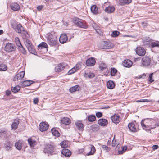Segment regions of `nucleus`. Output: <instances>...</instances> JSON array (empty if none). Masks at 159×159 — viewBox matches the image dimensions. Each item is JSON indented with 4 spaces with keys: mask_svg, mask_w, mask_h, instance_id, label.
Listing matches in <instances>:
<instances>
[{
    "mask_svg": "<svg viewBox=\"0 0 159 159\" xmlns=\"http://www.w3.org/2000/svg\"><path fill=\"white\" fill-rule=\"evenodd\" d=\"M38 47L39 49H42L44 48H47L48 46L46 43L42 42L38 46Z\"/></svg>",
    "mask_w": 159,
    "mask_h": 159,
    "instance_id": "obj_33",
    "label": "nucleus"
},
{
    "mask_svg": "<svg viewBox=\"0 0 159 159\" xmlns=\"http://www.w3.org/2000/svg\"><path fill=\"white\" fill-rule=\"evenodd\" d=\"M46 39L47 43L51 46H55L57 43V35L54 32H51L47 34Z\"/></svg>",
    "mask_w": 159,
    "mask_h": 159,
    "instance_id": "obj_1",
    "label": "nucleus"
},
{
    "mask_svg": "<svg viewBox=\"0 0 159 159\" xmlns=\"http://www.w3.org/2000/svg\"><path fill=\"white\" fill-rule=\"evenodd\" d=\"M91 148L90 151L86 154L87 156L93 155L95 152L96 149L94 146L93 145H91Z\"/></svg>",
    "mask_w": 159,
    "mask_h": 159,
    "instance_id": "obj_32",
    "label": "nucleus"
},
{
    "mask_svg": "<svg viewBox=\"0 0 159 159\" xmlns=\"http://www.w3.org/2000/svg\"><path fill=\"white\" fill-rule=\"evenodd\" d=\"M5 51L8 52L15 51L16 50V47L15 45L11 43H7L4 48Z\"/></svg>",
    "mask_w": 159,
    "mask_h": 159,
    "instance_id": "obj_4",
    "label": "nucleus"
},
{
    "mask_svg": "<svg viewBox=\"0 0 159 159\" xmlns=\"http://www.w3.org/2000/svg\"><path fill=\"white\" fill-rule=\"evenodd\" d=\"M107 86L108 88L111 89L115 87V84L113 81H109L107 83Z\"/></svg>",
    "mask_w": 159,
    "mask_h": 159,
    "instance_id": "obj_29",
    "label": "nucleus"
},
{
    "mask_svg": "<svg viewBox=\"0 0 159 159\" xmlns=\"http://www.w3.org/2000/svg\"><path fill=\"white\" fill-rule=\"evenodd\" d=\"M102 148L103 149L106 151H107L109 149V147L105 145H102Z\"/></svg>",
    "mask_w": 159,
    "mask_h": 159,
    "instance_id": "obj_56",
    "label": "nucleus"
},
{
    "mask_svg": "<svg viewBox=\"0 0 159 159\" xmlns=\"http://www.w3.org/2000/svg\"><path fill=\"white\" fill-rule=\"evenodd\" d=\"M18 49L20 52L24 55H25L27 53V52L24 48L21 45V46L18 47Z\"/></svg>",
    "mask_w": 159,
    "mask_h": 159,
    "instance_id": "obj_37",
    "label": "nucleus"
},
{
    "mask_svg": "<svg viewBox=\"0 0 159 159\" xmlns=\"http://www.w3.org/2000/svg\"><path fill=\"white\" fill-rule=\"evenodd\" d=\"M28 143L31 147H34L36 144V141L32 139L29 138L28 140Z\"/></svg>",
    "mask_w": 159,
    "mask_h": 159,
    "instance_id": "obj_27",
    "label": "nucleus"
},
{
    "mask_svg": "<svg viewBox=\"0 0 159 159\" xmlns=\"http://www.w3.org/2000/svg\"><path fill=\"white\" fill-rule=\"evenodd\" d=\"M102 48L103 49H109L112 47L111 43L109 42H104L102 43Z\"/></svg>",
    "mask_w": 159,
    "mask_h": 159,
    "instance_id": "obj_14",
    "label": "nucleus"
},
{
    "mask_svg": "<svg viewBox=\"0 0 159 159\" xmlns=\"http://www.w3.org/2000/svg\"><path fill=\"white\" fill-rule=\"evenodd\" d=\"M11 94V92L9 90H7L6 91V94L7 96H9Z\"/></svg>",
    "mask_w": 159,
    "mask_h": 159,
    "instance_id": "obj_62",
    "label": "nucleus"
},
{
    "mask_svg": "<svg viewBox=\"0 0 159 159\" xmlns=\"http://www.w3.org/2000/svg\"><path fill=\"white\" fill-rule=\"evenodd\" d=\"M115 143L116 141H114V140H113L112 142V146L113 147H115L116 146V143Z\"/></svg>",
    "mask_w": 159,
    "mask_h": 159,
    "instance_id": "obj_63",
    "label": "nucleus"
},
{
    "mask_svg": "<svg viewBox=\"0 0 159 159\" xmlns=\"http://www.w3.org/2000/svg\"><path fill=\"white\" fill-rule=\"evenodd\" d=\"M61 153L66 157H70L71 154V152L68 149H63L61 151Z\"/></svg>",
    "mask_w": 159,
    "mask_h": 159,
    "instance_id": "obj_22",
    "label": "nucleus"
},
{
    "mask_svg": "<svg viewBox=\"0 0 159 159\" xmlns=\"http://www.w3.org/2000/svg\"><path fill=\"white\" fill-rule=\"evenodd\" d=\"M117 72V70L114 68H111V75L112 76H115Z\"/></svg>",
    "mask_w": 159,
    "mask_h": 159,
    "instance_id": "obj_45",
    "label": "nucleus"
},
{
    "mask_svg": "<svg viewBox=\"0 0 159 159\" xmlns=\"http://www.w3.org/2000/svg\"><path fill=\"white\" fill-rule=\"evenodd\" d=\"M151 62V58L148 56H144L142 59V63L144 66H149Z\"/></svg>",
    "mask_w": 159,
    "mask_h": 159,
    "instance_id": "obj_6",
    "label": "nucleus"
},
{
    "mask_svg": "<svg viewBox=\"0 0 159 159\" xmlns=\"http://www.w3.org/2000/svg\"><path fill=\"white\" fill-rule=\"evenodd\" d=\"M96 63V61L94 58L91 57L88 59L86 61V65L89 66H93Z\"/></svg>",
    "mask_w": 159,
    "mask_h": 159,
    "instance_id": "obj_8",
    "label": "nucleus"
},
{
    "mask_svg": "<svg viewBox=\"0 0 159 159\" xmlns=\"http://www.w3.org/2000/svg\"><path fill=\"white\" fill-rule=\"evenodd\" d=\"M75 125H76L78 129L80 130H82L84 129V125L80 121H78L75 123Z\"/></svg>",
    "mask_w": 159,
    "mask_h": 159,
    "instance_id": "obj_19",
    "label": "nucleus"
},
{
    "mask_svg": "<svg viewBox=\"0 0 159 159\" xmlns=\"http://www.w3.org/2000/svg\"><path fill=\"white\" fill-rule=\"evenodd\" d=\"M61 123L66 125H69L70 123V120L69 118L67 117H64L61 119Z\"/></svg>",
    "mask_w": 159,
    "mask_h": 159,
    "instance_id": "obj_23",
    "label": "nucleus"
},
{
    "mask_svg": "<svg viewBox=\"0 0 159 159\" xmlns=\"http://www.w3.org/2000/svg\"><path fill=\"white\" fill-rule=\"evenodd\" d=\"M112 121L116 124L118 123L120 121V119L119 115H114L111 117Z\"/></svg>",
    "mask_w": 159,
    "mask_h": 159,
    "instance_id": "obj_15",
    "label": "nucleus"
},
{
    "mask_svg": "<svg viewBox=\"0 0 159 159\" xmlns=\"http://www.w3.org/2000/svg\"><path fill=\"white\" fill-rule=\"evenodd\" d=\"M153 73H151L149 76V82H150L151 83L153 82L154 80L152 79V77L153 75Z\"/></svg>",
    "mask_w": 159,
    "mask_h": 159,
    "instance_id": "obj_52",
    "label": "nucleus"
},
{
    "mask_svg": "<svg viewBox=\"0 0 159 159\" xmlns=\"http://www.w3.org/2000/svg\"><path fill=\"white\" fill-rule=\"evenodd\" d=\"M43 8V6H39L37 7V9L39 11L41 10Z\"/></svg>",
    "mask_w": 159,
    "mask_h": 159,
    "instance_id": "obj_60",
    "label": "nucleus"
},
{
    "mask_svg": "<svg viewBox=\"0 0 159 159\" xmlns=\"http://www.w3.org/2000/svg\"><path fill=\"white\" fill-rule=\"evenodd\" d=\"M15 41L16 43L17 46H18V47H20V46H21V45H22V44L20 41L19 38L16 37L15 39Z\"/></svg>",
    "mask_w": 159,
    "mask_h": 159,
    "instance_id": "obj_46",
    "label": "nucleus"
},
{
    "mask_svg": "<svg viewBox=\"0 0 159 159\" xmlns=\"http://www.w3.org/2000/svg\"><path fill=\"white\" fill-rule=\"evenodd\" d=\"M20 89V86L17 85L16 87L11 88L12 91L14 93H16L19 91Z\"/></svg>",
    "mask_w": 159,
    "mask_h": 159,
    "instance_id": "obj_43",
    "label": "nucleus"
},
{
    "mask_svg": "<svg viewBox=\"0 0 159 159\" xmlns=\"http://www.w3.org/2000/svg\"><path fill=\"white\" fill-rule=\"evenodd\" d=\"M151 39L149 37H145L143 40V42L144 45H147L151 44Z\"/></svg>",
    "mask_w": 159,
    "mask_h": 159,
    "instance_id": "obj_20",
    "label": "nucleus"
},
{
    "mask_svg": "<svg viewBox=\"0 0 159 159\" xmlns=\"http://www.w3.org/2000/svg\"><path fill=\"white\" fill-rule=\"evenodd\" d=\"M141 124L143 129H144L146 128H147L146 129V130L147 132L150 131V129L153 128L151 127L150 128H148V126H147L146 125H145L144 123V120H142L141 121Z\"/></svg>",
    "mask_w": 159,
    "mask_h": 159,
    "instance_id": "obj_31",
    "label": "nucleus"
},
{
    "mask_svg": "<svg viewBox=\"0 0 159 159\" xmlns=\"http://www.w3.org/2000/svg\"><path fill=\"white\" fill-rule=\"evenodd\" d=\"M150 101L148 99H140L136 101V102H149Z\"/></svg>",
    "mask_w": 159,
    "mask_h": 159,
    "instance_id": "obj_54",
    "label": "nucleus"
},
{
    "mask_svg": "<svg viewBox=\"0 0 159 159\" xmlns=\"http://www.w3.org/2000/svg\"><path fill=\"white\" fill-rule=\"evenodd\" d=\"M87 76L90 78H92L95 76L94 74L93 73L89 72L88 74H87Z\"/></svg>",
    "mask_w": 159,
    "mask_h": 159,
    "instance_id": "obj_51",
    "label": "nucleus"
},
{
    "mask_svg": "<svg viewBox=\"0 0 159 159\" xmlns=\"http://www.w3.org/2000/svg\"><path fill=\"white\" fill-rule=\"evenodd\" d=\"M49 125L45 122H43L40 124L39 129L42 132L46 131L48 129Z\"/></svg>",
    "mask_w": 159,
    "mask_h": 159,
    "instance_id": "obj_7",
    "label": "nucleus"
},
{
    "mask_svg": "<svg viewBox=\"0 0 159 159\" xmlns=\"http://www.w3.org/2000/svg\"><path fill=\"white\" fill-rule=\"evenodd\" d=\"M132 64V61L129 59L125 60L123 63V64L125 67L128 68L131 67Z\"/></svg>",
    "mask_w": 159,
    "mask_h": 159,
    "instance_id": "obj_16",
    "label": "nucleus"
},
{
    "mask_svg": "<svg viewBox=\"0 0 159 159\" xmlns=\"http://www.w3.org/2000/svg\"><path fill=\"white\" fill-rule=\"evenodd\" d=\"M61 146L62 147L64 148L65 147H66V145H64L63 143H62L61 144Z\"/></svg>",
    "mask_w": 159,
    "mask_h": 159,
    "instance_id": "obj_64",
    "label": "nucleus"
},
{
    "mask_svg": "<svg viewBox=\"0 0 159 159\" xmlns=\"http://www.w3.org/2000/svg\"><path fill=\"white\" fill-rule=\"evenodd\" d=\"M80 68V66L78 65H76L73 68H72L71 70H70V72L72 71V72H73V73L75 72L76 71L79 70Z\"/></svg>",
    "mask_w": 159,
    "mask_h": 159,
    "instance_id": "obj_42",
    "label": "nucleus"
},
{
    "mask_svg": "<svg viewBox=\"0 0 159 159\" xmlns=\"http://www.w3.org/2000/svg\"><path fill=\"white\" fill-rule=\"evenodd\" d=\"M19 123V119H15L13 120V122L11 125V129L13 130H16L18 127V125Z\"/></svg>",
    "mask_w": 159,
    "mask_h": 159,
    "instance_id": "obj_13",
    "label": "nucleus"
},
{
    "mask_svg": "<svg viewBox=\"0 0 159 159\" xmlns=\"http://www.w3.org/2000/svg\"><path fill=\"white\" fill-rule=\"evenodd\" d=\"M22 143L23 141L20 140H19L16 143L15 146L17 149L20 150L21 149Z\"/></svg>",
    "mask_w": 159,
    "mask_h": 159,
    "instance_id": "obj_25",
    "label": "nucleus"
},
{
    "mask_svg": "<svg viewBox=\"0 0 159 159\" xmlns=\"http://www.w3.org/2000/svg\"><path fill=\"white\" fill-rule=\"evenodd\" d=\"M66 65L63 63H60L57 66L55 69V71L56 72H60L62 71L65 68Z\"/></svg>",
    "mask_w": 159,
    "mask_h": 159,
    "instance_id": "obj_11",
    "label": "nucleus"
},
{
    "mask_svg": "<svg viewBox=\"0 0 159 159\" xmlns=\"http://www.w3.org/2000/svg\"><path fill=\"white\" fill-rule=\"evenodd\" d=\"M159 148V146L157 145H155L152 146V148L154 150L157 149Z\"/></svg>",
    "mask_w": 159,
    "mask_h": 159,
    "instance_id": "obj_59",
    "label": "nucleus"
},
{
    "mask_svg": "<svg viewBox=\"0 0 159 159\" xmlns=\"http://www.w3.org/2000/svg\"><path fill=\"white\" fill-rule=\"evenodd\" d=\"M98 7L96 5H93L91 7V11L93 14H96L97 13Z\"/></svg>",
    "mask_w": 159,
    "mask_h": 159,
    "instance_id": "obj_35",
    "label": "nucleus"
},
{
    "mask_svg": "<svg viewBox=\"0 0 159 159\" xmlns=\"http://www.w3.org/2000/svg\"><path fill=\"white\" fill-rule=\"evenodd\" d=\"M121 148L122 150L118 151V153L119 154H122L127 149V147L126 146H123L121 147Z\"/></svg>",
    "mask_w": 159,
    "mask_h": 159,
    "instance_id": "obj_44",
    "label": "nucleus"
},
{
    "mask_svg": "<svg viewBox=\"0 0 159 159\" xmlns=\"http://www.w3.org/2000/svg\"><path fill=\"white\" fill-rule=\"evenodd\" d=\"M88 120L89 122H93L96 120V117L94 115H90L87 117Z\"/></svg>",
    "mask_w": 159,
    "mask_h": 159,
    "instance_id": "obj_38",
    "label": "nucleus"
},
{
    "mask_svg": "<svg viewBox=\"0 0 159 159\" xmlns=\"http://www.w3.org/2000/svg\"><path fill=\"white\" fill-rule=\"evenodd\" d=\"M12 146H6L4 147L5 149L7 151H9L11 150V147Z\"/></svg>",
    "mask_w": 159,
    "mask_h": 159,
    "instance_id": "obj_58",
    "label": "nucleus"
},
{
    "mask_svg": "<svg viewBox=\"0 0 159 159\" xmlns=\"http://www.w3.org/2000/svg\"><path fill=\"white\" fill-rule=\"evenodd\" d=\"M33 83L31 80H25L23 82L22 84L24 86H28Z\"/></svg>",
    "mask_w": 159,
    "mask_h": 159,
    "instance_id": "obj_40",
    "label": "nucleus"
},
{
    "mask_svg": "<svg viewBox=\"0 0 159 159\" xmlns=\"http://www.w3.org/2000/svg\"><path fill=\"white\" fill-rule=\"evenodd\" d=\"M119 34L120 33L118 31H114L112 32L111 35L112 37H116L118 36Z\"/></svg>",
    "mask_w": 159,
    "mask_h": 159,
    "instance_id": "obj_47",
    "label": "nucleus"
},
{
    "mask_svg": "<svg viewBox=\"0 0 159 159\" xmlns=\"http://www.w3.org/2000/svg\"><path fill=\"white\" fill-rule=\"evenodd\" d=\"M107 67L106 65L104 63L102 64L100 66V70H103L104 69H105Z\"/></svg>",
    "mask_w": 159,
    "mask_h": 159,
    "instance_id": "obj_53",
    "label": "nucleus"
},
{
    "mask_svg": "<svg viewBox=\"0 0 159 159\" xmlns=\"http://www.w3.org/2000/svg\"><path fill=\"white\" fill-rule=\"evenodd\" d=\"M56 150V146L53 143L51 142L50 143H48L46 145L45 148L43 150V152L45 153L52 155L56 154L55 151Z\"/></svg>",
    "mask_w": 159,
    "mask_h": 159,
    "instance_id": "obj_2",
    "label": "nucleus"
},
{
    "mask_svg": "<svg viewBox=\"0 0 159 159\" xmlns=\"http://www.w3.org/2000/svg\"><path fill=\"white\" fill-rule=\"evenodd\" d=\"M7 69V66L3 63L0 64V71H5Z\"/></svg>",
    "mask_w": 159,
    "mask_h": 159,
    "instance_id": "obj_39",
    "label": "nucleus"
},
{
    "mask_svg": "<svg viewBox=\"0 0 159 159\" xmlns=\"http://www.w3.org/2000/svg\"><path fill=\"white\" fill-rule=\"evenodd\" d=\"M27 48L30 52L34 55H37V52L35 51L33 45L27 47Z\"/></svg>",
    "mask_w": 159,
    "mask_h": 159,
    "instance_id": "obj_21",
    "label": "nucleus"
},
{
    "mask_svg": "<svg viewBox=\"0 0 159 159\" xmlns=\"http://www.w3.org/2000/svg\"><path fill=\"white\" fill-rule=\"evenodd\" d=\"M25 45L26 47L32 45L31 42L28 39H27L25 41Z\"/></svg>",
    "mask_w": 159,
    "mask_h": 159,
    "instance_id": "obj_49",
    "label": "nucleus"
},
{
    "mask_svg": "<svg viewBox=\"0 0 159 159\" xmlns=\"http://www.w3.org/2000/svg\"><path fill=\"white\" fill-rule=\"evenodd\" d=\"M131 2V0H119V3L120 5L129 4Z\"/></svg>",
    "mask_w": 159,
    "mask_h": 159,
    "instance_id": "obj_26",
    "label": "nucleus"
},
{
    "mask_svg": "<svg viewBox=\"0 0 159 159\" xmlns=\"http://www.w3.org/2000/svg\"><path fill=\"white\" fill-rule=\"evenodd\" d=\"M12 146V144L8 140H7L5 142L4 147L6 146Z\"/></svg>",
    "mask_w": 159,
    "mask_h": 159,
    "instance_id": "obj_50",
    "label": "nucleus"
},
{
    "mask_svg": "<svg viewBox=\"0 0 159 159\" xmlns=\"http://www.w3.org/2000/svg\"><path fill=\"white\" fill-rule=\"evenodd\" d=\"M128 127L131 132H135L136 130L135 125L133 123H129L128 125Z\"/></svg>",
    "mask_w": 159,
    "mask_h": 159,
    "instance_id": "obj_24",
    "label": "nucleus"
},
{
    "mask_svg": "<svg viewBox=\"0 0 159 159\" xmlns=\"http://www.w3.org/2000/svg\"><path fill=\"white\" fill-rule=\"evenodd\" d=\"M99 129V126L98 125H93L91 126V129L93 132H96Z\"/></svg>",
    "mask_w": 159,
    "mask_h": 159,
    "instance_id": "obj_34",
    "label": "nucleus"
},
{
    "mask_svg": "<svg viewBox=\"0 0 159 159\" xmlns=\"http://www.w3.org/2000/svg\"><path fill=\"white\" fill-rule=\"evenodd\" d=\"M67 39V36L66 34H62L59 38V41L61 43L63 44L66 42Z\"/></svg>",
    "mask_w": 159,
    "mask_h": 159,
    "instance_id": "obj_12",
    "label": "nucleus"
},
{
    "mask_svg": "<svg viewBox=\"0 0 159 159\" xmlns=\"http://www.w3.org/2000/svg\"><path fill=\"white\" fill-rule=\"evenodd\" d=\"M51 132L54 136L58 137L60 136V134L59 132L55 128H52L51 130Z\"/></svg>",
    "mask_w": 159,
    "mask_h": 159,
    "instance_id": "obj_28",
    "label": "nucleus"
},
{
    "mask_svg": "<svg viewBox=\"0 0 159 159\" xmlns=\"http://www.w3.org/2000/svg\"><path fill=\"white\" fill-rule=\"evenodd\" d=\"M6 135V132L5 131L3 130H1L0 131V137L1 138L3 137H5Z\"/></svg>",
    "mask_w": 159,
    "mask_h": 159,
    "instance_id": "obj_48",
    "label": "nucleus"
},
{
    "mask_svg": "<svg viewBox=\"0 0 159 159\" xmlns=\"http://www.w3.org/2000/svg\"><path fill=\"white\" fill-rule=\"evenodd\" d=\"M150 46L152 48L155 47L159 48V42L156 41L155 42H151L150 44Z\"/></svg>",
    "mask_w": 159,
    "mask_h": 159,
    "instance_id": "obj_41",
    "label": "nucleus"
},
{
    "mask_svg": "<svg viewBox=\"0 0 159 159\" xmlns=\"http://www.w3.org/2000/svg\"><path fill=\"white\" fill-rule=\"evenodd\" d=\"M115 10V8L114 7L108 6L105 8V11L107 13L113 12Z\"/></svg>",
    "mask_w": 159,
    "mask_h": 159,
    "instance_id": "obj_30",
    "label": "nucleus"
},
{
    "mask_svg": "<svg viewBox=\"0 0 159 159\" xmlns=\"http://www.w3.org/2000/svg\"><path fill=\"white\" fill-rule=\"evenodd\" d=\"M79 86L78 85H76L70 88L69 89L70 91L72 93L76 91L79 90Z\"/></svg>",
    "mask_w": 159,
    "mask_h": 159,
    "instance_id": "obj_36",
    "label": "nucleus"
},
{
    "mask_svg": "<svg viewBox=\"0 0 159 159\" xmlns=\"http://www.w3.org/2000/svg\"><path fill=\"white\" fill-rule=\"evenodd\" d=\"M96 115L98 118H100L102 116V112H98L96 113Z\"/></svg>",
    "mask_w": 159,
    "mask_h": 159,
    "instance_id": "obj_55",
    "label": "nucleus"
},
{
    "mask_svg": "<svg viewBox=\"0 0 159 159\" xmlns=\"http://www.w3.org/2000/svg\"><path fill=\"white\" fill-rule=\"evenodd\" d=\"M146 76V75H145L144 74L142 75H140L139 77V78H142L144 79L145 78Z\"/></svg>",
    "mask_w": 159,
    "mask_h": 159,
    "instance_id": "obj_61",
    "label": "nucleus"
},
{
    "mask_svg": "<svg viewBox=\"0 0 159 159\" xmlns=\"http://www.w3.org/2000/svg\"><path fill=\"white\" fill-rule=\"evenodd\" d=\"M39 102V99L38 98H34L33 100V103L34 104H37Z\"/></svg>",
    "mask_w": 159,
    "mask_h": 159,
    "instance_id": "obj_57",
    "label": "nucleus"
},
{
    "mask_svg": "<svg viewBox=\"0 0 159 159\" xmlns=\"http://www.w3.org/2000/svg\"><path fill=\"white\" fill-rule=\"evenodd\" d=\"M13 28L15 31L18 33H21L22 31L24 32L25 34L26 33L27 34V32L25 30L20 24H16L15 27Z\"/></svg>",
    "mask_w": 159,
    "mask_h": 159,
    "instance_id": "obj_5",
    "label": "nucleus"
},
{
    "mask_svg": "<svg viewBox=\"0 0 159 159\" xmlns=\"http://www.w3.org/2000/svg\"><path fill=\"white\" fill-rule=\"evenodd\" d=\"M73 21L76 25L81 28L87 29L88 27V25L83 20L75 17L73 18Z\"/></svg>",
    "mask_w": 159,
    "mask_h": 159,
    "instance_id": "obj_3",
    "label": "nucleus"
},
{
    "mask_svg": "<svg viewBox=\"0 0 159 159\" xmlns=\"http://www.w3.org/2000/svg\"><path fill=\"white\" fill-rule=\"evenodd\" d=\"M25 75V72L23 71H21L17 74L14 78V81H16L23 78Z\"/></svg>",
    "mask_w": 159,
    "mask_h": 159,
    "instance_id": "obj_10",
    "label": "nucleus"
},
{
    "mask_svg": "<svg viewBox=\"0 0 159 159\" xmlns=\"http://www.w3.org/2000/svg\"><path fill=\"white\" fill-rule=\"evenodd\" d=\"M98 123L101 126H104L108 124V121L107 120L104 119H101L98 120Z\"/></svg>",
    "mask_w": 159,
    "mask_h": 159,
    "instance_id": "obj_17",
    "label": "nucleus"
},
{
    "mask_svg": "<svg viewBox=\"0 0 159 159\" xmlns=\"http://www.w3.org/2000/svg\"><path fill=\"white\" fill-rule=\"evenodd\" d=\"M11 7V9L14 11H18L20 8V6L16 3H12Z\"/></svg>",
    "mask_w": 159,
    "mask_h": 159,
    "instance_id": "obj_18",
    "label": "nucleus"
},
{
    "mask_svg": "<svg viewBox=\"0 0 159 159\" xmlns=\"http://www.w3.org/2000/svg\"><path fill=\"white\" fill-rule=\"evenodd\" d=\"M136 52L138 55L140 56H144L146 53L145 50L141 47L136 48Z\"/></svg>",
    "mask_w": 159,
    "mask_h": 159,
    "instance_id": "obj_9",
    "label": "nucleus"
}]
</instances>
